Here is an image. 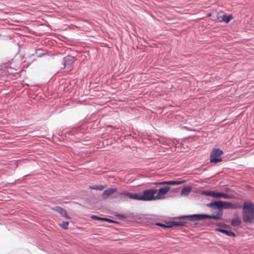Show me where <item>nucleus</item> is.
<instances>
[{
	"label": "nucleus",
	"mask_w": 254,
	"mask_h": 254,
	"mask_svg": "<svg viewBox=\"0 0 254 254\" xmlns=\"http://www.w3.org/2000/svg\"><path fill=\"white\" fill-rule=\"evenodd\" d=\"M129 198L131 199L142 200V194L130 193Z\"/></svg>",
	"instance_id": "13"
},
{
	"label": "nucleus",
	"mask_w": 254,
	"mask_h": 254,
	"mask_svg": "<svg viewBox=\"0 0 254 254\" xmlns=\"http://www.w3.org/2000/svg\"><path fill=\"white\" fill-rule=\"evenodd\" d=\"M222 208L224 209H239L242 205L238 203H233L228 201H222Z\"/></svg>",
	"instance_id": "6"
},
{
	"label": "nucleus",
	"mask_w": 254,
	"mask_h": 254,
	"mask_svg": "<svg viewBox=\"0 0 254 254\" xmlns=\"http://www.w3.org/2000/svg\"><path fill=\"white\" fill-rule=\"evenodd\" d=\"M245 254V253H243V254Z\"/></svg>",
	"instance_id": "26"
},
{
	"label": "nucleus",
	"mask_w": 254,
	"mask_h": 254,
	"mask_svg": "<svg viewBox=\"0 0 254 254\" xmlns=\"http://www.w3.org/2000/svg\"><path fill=\"white\" fill-rule=\"evenodd\" d=\"M170 190V187H165L160 188L158 190L157 194L156 195V198L158 199H162L165 198L164 195H165Z\"/></svg>",
	"instance_id": "5"
},
{
	"label": "nucleus",
	"mask_w": 254,
	"mask_h": 254,
	"mask_svg": "<svg viewBox=\"0 0 254 254\" xmlns=\"http://www.w3.org/2000/svg\"><path fill=\"white\" fill-rule=\"evenodd\" d=\"M223 214L222 210H219L215 215H209L207 214H194L190 216H184L182 218L190 221L201 220L204 219H213L220 220Z\"/></svg>",
	"instance_id": "2"
},
{
	"label": "nucleus",
	"mask_w": 254,
	"mask_h": 254,
	"mask_svg": "<svg viewBox=\"0 0 254 254\" xmlns=\"http://www.w3.org/2000/svg\"><path fill=\"white\" fill-rule=\"evenodd\" d=\"M216 230L217 231L224 233L230 237H235L236 236V234L233 232L231 231V230H225V229H221V228H217L216 229Z\"/></svg>",
	"instance_id": "12"
},
{
	"label": "nucleus",
	"mask_w": 254,
	"mask_h": 254,
	"mask_svg": "<svg viewBox=\"0 0 254 254\" xmlns=\"http://www.w3.org/2000/svg\"><path fill=\"white\" fill-rule=\"evenodd\" d=\"M118 190L117 188H109L103 192L102 194V197L104 199L107 198L110 195H112L114 193L117 192Z\"/></svg>",
	"instance_id": "9"
},
{
	"label": "nucleus",
	"mask_w": 254,
	"mask_h": 254,
	"mask_svg": "<svg viewBox=\"0 0 254 254\" xmlns=\"http://www.w3.org/2000/svg\"><path fill=\"white\" fill-rule=\"evenodd\" d=\"M175 225H177V226H181V225H182V224L180 223H176Z\"/></svg>",
	"instance_id": "25"
},
{
	"label": "nucleus",
	"mask_w": 254,
	"mask_h": 254,
	"mask_svg": "<svg viewBox=\"0 0 254 254\" xmlns=\"http://www.w3.org/2000/svg\"><path fill=\"white\" fill-rule=\"evenodd\" d=\"M157 191V190L153 189L145 190L142 194V200L151 201L157 200L156 195H155Z\"/></svg>",
	"instance_id": "3"
},
{
	"label": "nucleus",
	"mask_w": 254,
	"mask_h": 254,
	"mask_svg": "<svg viewBox=\"0 0 254 254\" xmlns=\"http://www.w3.org/2000/svg\"><path fill=\"white\" fill-rule=\"evenodd\" d=\"M52 209L58 212L60 214H61L63 217H65L67 219H71V217L67 215L66 211L61 207L56 206L55 207H53Z\"/></svg>",
	"instance_id": "8"
},
{
	"label": "nucleus",
	"mask_w": 254,
	"mask_h": 254,
	"mask_svg": "<svg viewBox=\"0 0 254 254\" xmlns=\"http://www.w3.org/2000/svg\"><path fill=\"white\" fill-rule=\"evenodd\" d=\"M232 19L233 16L232 15H230L229 16L224 15H223L222 19L220 20V22L227 23L229 22Z\"/></svg>",
	"instance_id": "15"
},
{
	"label": "nucleus",
	"mask_w": 254,
	"mask_h": 254,
	"mask_svg": "<svg viewBox=\"0 0 254 254\" xmlns=\"http://www.w3.org/2000/svg\"><path fill=\"white\" fill-rule=\"evenodd\" d=\"M185 181H163L159 182H154L152 184L154 185H181L184 183Z\"/></svg>",
	"instance_id": "7"
},
{
	"label": "nucleus",
	"mask_w": 254,
	"mask_h": 254,
	"mask_svg": "<svg viewBox=\"0 0 254 254\" xmlns=\"http://www.w3.org/2000/svg\"><path fill=\"white\" fill-rule=\"evenodd\" d=\"M231 223L233 226H237L241 224V220H240L238 214H234Z\"/></svg>",
	"instance_id": "11"
},
{
	"label": "nucleus",
	"mask_w": 254,
	"mask_h": 254,
	"mask_svg": "<svg viewBox=\"0 0 254 254\" xmlns=\"http://www.w3.org/2000/svg\"><path fill=\"white\" fill-rule=\"evenodd\" d=\"M91 218L93 220H101L103 221L104 218L100 217L96 215H92Z\"/></svg>",
	"instance_id": "20"
},
{
	"label": "nucleus",
	"mask_w": 254,
	"mask_h": 254,
	"mask_svg": "<svg viewBox=\"0 0 254 254\" xmlns=\"http://www.w3.org/2000/svg\"><path fill=\"white\" fill-rule=\"evenodd\" d=\"M211 15H212V14H211V13H208L207 14V17H210V16H211Z\"/></svg>",
	"instance_id": "24"
},
{
	"label": "nucleus",
	"mask_w": 254,
	"mask_h": 254,
	"mask_svg": "<svg viewBox=\"0 0 254 254\" xmlns=\"http://www.w3.org/2000/svg\"><path fill=\"white\" fill-rule=\"evenodd\" d=\"M191 190V188L189 187H186L182 189L181 191L182 195H187L189 194Z\"/></svg>",
	"instance_id": "16"
},
{
	"label": "nucleus",
	"mask_w": 254,
	"mask_h": 254,
	"mask_svg": "<svg viewBox=\"0 0 254 254\" xmlns=\"http://www.w3.org/2000/svg\"><path fill=\"white\" fill-rule=\"evenodd\" d=\"M103 221L108 222L111 223H115V221H114V220L106 218H104L103 219Z\"/></svg>",
	"instance_id": "23"
},
{
	"label": "nucleus",
	"mask_w": 254,
	"mask_h": 254,
	"mask_svg": "<svg viewBox=\"0 0 254 254\" xmlns=\"http://www.w3.org/2000/svg\"><path fill=\"white\" fill-rule=\"evenodd\" d=\"M215 197H223L224 198H231L232 196L227 193L220 192H215Z\"/></svg>",
	"instance_id": "14"
},
{
	"label": "nucleus",
	"mask_w": 254,
	"mask_h": 254,
	"mask_svg": "<svg viewBox=\"0 0 254 254\" xmlns=\"http://www.w3.org/2000/svg\"><path fill=\"white\" fill-rule=\"evenodd\" d=\"M106 187H107L106 186L98 185V186H95L92 187L91 189H92L93 190H102L105 188H106Z\"/></svg>",
	"instance_id": "17"
},
{
	"label": "nucleus",
	"mask_w": 254,
	"mask_h": 254,
	"mask_svg": "<svg viewBox=\"0 0 254 254\" xmlns=\"http://www.w3.org/2000/svg\"><path fill=\"white\" fill-rule=\"evenodd\" d=\"M243 220L245 223L252 222L254 219V206L252 202H245L243 206Z\"/></svg>",
	"instance_id": "1"
},
{
	"label": "nucleus",
	"mask_w": 254,
	"mask_h": 254,
	"mask_svg": "<svg viewBox=\"0 0 254 254\" xmlns=\"http://www.w3.org/2000/svg\"><path fill=\"white\" fill-rule=\"evenodd\" d=\"M69 225V222L64 221L63 223L61 224L60 226L64 229L67 230L68 229L67 226Z\"/></svg>",
	"instance_id": "18"
},
{
	"label": "nucleus",
	"mask_w": 254,
	"mask_h": 254,
	"mask_svg": "<svg viewBox=\"0 0 254 254\" xmlns=\"http://www.w3.org/2000/svg\"><path fill=\"white\" fill-rule=\"evenodd\" d=\"M222 201H214L207 204V206L213 208L216 207L218 209H222Z\"/></svg>",
	"instance_id": "10"
},
{
	"label": "nucleus",
	"mask_w": 254,
	"mask_h": 254,
	"mask_svg": "<svg viewBox=\"0 0 254 254\" xmlns=\"http://www.w3.org/2000/svg\"><path fill=\"white\" fill-rule=\"evenodd\" d=\"M156 225L158 226L162 227H164V228H170V227H172V225L167 226L165 224H161V223H156Z\"/></svg>",
	"instance_id": "22"
},
{
	"label": "nucleus",
	"mask_w": 254,
	"mask_h": 254,
	"mask_svg": "<svg viewBox=\"0 0 254 254\" xmlns=\"http://www.w3.org/2000/svg\"><path fill=\"white\" fill-rule=\"evenodd\" d=\"M223 154V151L221 150L219 148L213 149L210 155V162L218 163L221 162L222 161V157L221 156Z\"/></svg>",
	"instance_id": "4"
},
{
	"label": "nucleus",
	"mask_w": 254,
	"mask_h": 254,
	"mask_svg": "<svg viewBox=\"0 0 254 254\" xmlns=\"http://www.w3.org/2000/svg\"><path fill=\"white\" fill-rule=\"evenodd\" d=\"M130 192H128L126 191H123L120 193V195L127 196L129 198V194H130Z\"/></svg>",
	"instance_id": "21"
},
{
	"label": "nucleus",
	"mask_w": 254,
	"mask_h": 254,
	"mask_svg": "<svg viewBox=\"0 0 254 254\" xmlns=\"http://www.w3.org/2000/svg\"><path fill=\"white\" fill-rule=\"evenodd\" d=\"M216 191H208L204 192L205 194L208 196H211L215 197Z\"/></svg>",
	"instance_id": "19"
}]
</instances>
